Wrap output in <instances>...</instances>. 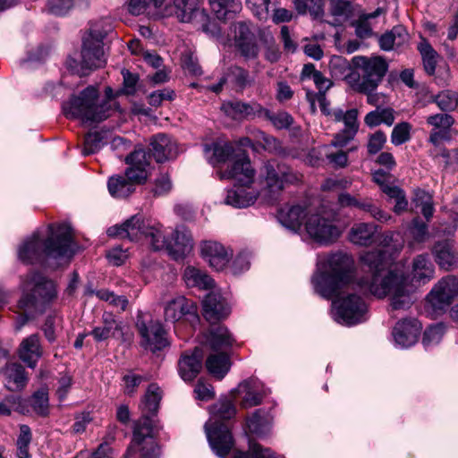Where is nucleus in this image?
Instances as JSON below:
<instances>
[{
	"mask_svg": "<svg viewBox=\"0 0 458 458\" xmlns=\"http://www.w3.org/2000/svg\"><path fill=\"white\" fill-rule=\"evenodd\" d=\"M386 251H366L361 255L362 269L369 275L359 280V286L364 293L378 298L389 295L393 310H406L412 303L413 284H408L403 271L395 268L386 270L393 259L386 257Z\"/></svg>",
	"mask_w": 458,
	"mask_h": 458,
	"instance_id": "f257e3e1",
	"label": "nucleus"
},
{
	"mask_svg": "<svg viewBox=\"0 0 458 458\" xmlns=\"http://www.w3.org/2000/svg\"><path fill=\"white\" fill-rule=\"evenodd\" d=\"M74 254L72 230L67 224L50 225L48 237L40 238L39 233H34L18 250V257L24 263L32 264L42 255L57 260V265L67 263Z\"/></svg>",
	"mask_w": 458,
	"mask_h": 458,
	"instance_id": "f03ea898",
	"label": "nucleus"
},
{
	"mask_svg": "<svg viewBox=\"0 0 458 458\" xmlns=\"http://www.w3.org/2000/svg\"><path fill=\"white\" fill-rule=\"evenodd\" d=\"M113 89H106V98H100L97 87L89 86L79 96H73L62 105L67 118L80 119L84 123H100L111 115Z\"/></svg>",
	"mask_w": 458,
	"mask_h": 458,
	"instance_id": "7ed1b4c3",
	"label": "nucleus"
},
{
	"mask_svg": "<svg viewBox=\"0 0 458 458\" xmlns=\"http://www.w3.org/2000/svg\"><path fill=\"white\" fill-rule=\"evenodd\" d=\"M353 260L344 253H333L318 265L311 277L314 291L326 299L337 294L352 277Z\"/></svg>",
	"mask_w": 458,
	"mask_h": 458,
	"instance_id": "20e7f679",
	"label": "nucleus"
},
{
	"mask_svg": "<svg viewBox=\"0 0 458 458\" xmlns=\"http://www.w3.org/2000/svg\"><path fill=\"white\" fill-rule=\"evenodd\" d=\"M162 392L158 386L151 384L140 404L141 417L135 422L132 444L127 451V455L135 446L140 447V452L144 458L155 457L157 454V445L152 439L153 420L159 408Z\"/></svg>",
	"mask_w": 458,
	"mask_h": 458,
	"instance_id": "39448f33",
	"label": "nucleus"
},
{
	"mask_svg": "<svg viewBox=\"0 0 458 458\" xmlns=\"http://www.w3.org/2000/svg\"><path fill=\"white\" fill-rule=\"evenodd\" d=\"M150 157L142 148L135 149L125 157L128 167L124 174H114L107 180L108 192L113 198L125 199L135 191L136 184L144 183L148 177Z\"/></svg>",
	"mask_w": 458,
	"mask_h": 458,
	"instance_id": "423d86ee",
	"label": "nucleus"
},
{
	"mask_svg": "<svg viewBox=\"0 0 458 458\" xmlns=\"http://www.w3.org/2000/svg\"><path fill=\"white\" fill-rule=\"evenodd\" d=\"M107 234L132 242L142 241L153 250H165L168 241L161 224L146 220L140 214L132 216L122 225L109 227Z\"/></svg>",
	"mask_w": 458,
	"mask_h": 458,
	"instance_id": "0eeeda50",
	"label": "nucleus"
},
{
	"mask_svg": "<svg viewBox=\"0 0 458 458\" xmlns=\"http://www.w3.org/2000/svg\"><path fill=\"white\" fill-rule=\"evenodd\" d=\"M236 413L233 401L220 399L210 407V420L205 424L209 445L221 458H225L233 446V436L228 426L222 421L232 419Z\"/></svg>",
	"mask_w": 458,
	"mask_h": 458,
	"instance_id": "6e6552de",
	"label": "nucleus"
},
{
	"mask_svg": "<svg viewBox=\"0 0 458 458\" xmlns=\"http://www.w3.org/2000/svg\"><path fill=\"white\" fill-rule=\"evenodd\" d=\"M22 295L19 309L44 312L58 295L56 284L39 273H30L21 280Z\"/></svg>",
	"mask_w": 458,
	"mask_h": 458,
	"instance_id": "1a4fd4ad",
	"label": "nucleus"
},
{
	"mask_svg": "<svg viewBox=\"0 0 458 458\" xmlns=\"http://www.w3.org/2000/svg\"><path fill=\"white\" fill-rule=\"evenodd\" d=\"M352 64L358 72L350 74L348 80L352 89L357 92L376 90L388 70L386 61L377 55L354 56Z\"/></svg>",
	"mask_w": 458,
	"mask_h": 458,
	"instance_id": "9d476101",
	"label": "nucleus"
},
{
	"mask_svg": "<svg viewBox=\"0 0 458 458\" xmlns=\"http://www.w3.org/2000/svg\"><path fill=\"white\" fill-rule=\"evenodd\" d=\"M326 93L316 94L313 99H310L311 106H314L315 101L318 103L321 112L329 116L335 122H344V128L339 132L335 133L330 146L335 148L345 147L352 141L359 130L358 123V111L357 109H350L344 112L340 108L331 110L329 108V101L326 98Z\"/></svg>",
	"mask_w": 458,
	"mask_h": 458,
	"instance_id": "9b49d317",
	"label": "nucleus"
},
{
	"mask_svg": "<svg viewBox=\"0 0 458 458\" xmlns=\"http://www.w3.org/2000/svg\"><path fill=\"white\" fill-rule=\"evenodd\" d=\"M107 31L104 30L101 21L90 24L89 30L82 38L81 66L82 73L103 67L106 59L103 49V39Z\"/></svg>",
	"mask_w": 458,
	"mask_h": 458,
	"instance_id": "f8f14e48",
	"label": "nucleus"
},
{
	"mask_svg": "<svg viewBox=\"0 0 458 458\" xmlns=\"http://www.w3.org/2000/svg\"><path fill=\"white\" fill-rule=\"evenodd\" d=\"M336 216L333 212L310 214L304 222L308 236L323 245L335 242L343 232L336 223Z\"/></svg>",
	"mask_w": 458,
	"mask_h": 458,
	"instance_id": "ddd939ff",
	"label": "nucleus"
},
{
	"mask_svg": "<svg viewBox=\"0 0 458 458\" xmlns=\"http://www.w3.org/2000/svg\"><path fill=\"white\" fill-rule=\"evenodd\" d=\"M332 316L341 325L354 326L367 320L368 306L360 296L348 293L333 301Z\"/></svg>",
	"mask_w": 458,
	"mask_h": 458,
	"instance_id": "4468645a",
	"label": "nucleus"
},
{
	"mask_svg": "<svg viewBox=\"0 0 458 458\" xmlns=\"http://www.w3.org/2000/svg\"><path fill=\"white\" fill-rule=\"evenodd\" d=\"M263 191L271 199L284 189L286 184H293L301 180L300 175L284 164L267 163L261 171Z\"/></svg>",
	"mask_w": 458,
	"mask_h": 458,
	"instance_id": "2eb2a0df",
	"label": "nucleus"
},
{
	"mask_svg": "<svg viewBox=\"0 0 458 458\" xmlns=\"http://www.w3.org/2000/svg\"><path fill=\"white\" fill-rule=\"evenodd\" d=\"M458 294V278L446 276L440 280L427 297L428 304L434 312H443Z\"/></svg>",
	"mask_w": 458,
	"mask_h": 458,
	"instance_id": "dca6fc26",
	"label": "nucleus"
},
{
	"mask_svg": "<svg viewBox=\"0 0 458 458\" xmlns=\"http://www.w3.org/2000/svg\"><path fill=\"white\" fill-rule=\"evenodd\" d=\"M136 327L142 338V345L152 352L159 351L167 345L165 331L159 321H146L142 315H138Z\"/></svg>",
	"mask_w": 458,
	"mask_h": 458,
	"instance_id": "f3484780",
	"label": "nucleus"
},
{
	"mask_svg": "<svg viewBox=\"0 0 458 458\" xmlns=\"http://www.w3.org/2000/svg\"><path fill=\"white\" fill-rule=\"evenodd\" d=\"M224 171H219L220 179H234L241 184L250 185L253 182L254 169L245 151L237 148L234 159Z\"/></svg>",
	"mask_w": 458,
	"mask_h": 458,
	"instance_id": "a211bd4d",
	"label": "nucleus"
},
{
	"mask_svg": "<svg viewBox=\"0 0 458 458\" xmlns=\"http://www.w3.org/2000/svg\"><path fill=\"white\" fill-rule=\"evenodd\" d=\"M156 9L163 6L165 0H150ZM199 13L202 14L197 8L195 0H173V4L165 5L163 16H176L182 22H190Z\"/></svg>",
	"mask_w": 458,
	"mask_h": 458,
	"instance_id": "6ab92c4d",
	"label": "nucleus"
},
{
	"mask_svg": "<svg viewBox=\"0 0 458 458\" xmlns=\"http://www.w3.org/2000/svg\"><path fill=\"white\" fill-rule=\"evenodd\" d=\"M202 258L214 269L223 270L233 257V250L214 241H205L200 245Z\"/></svg>",
	"mask_w": 458,
	"mask_h": 458,
	"instance_id": "aec40b11",
	"label": "nucleus"
},
{
	"mask_svg": "<svg viewBox=\"0 0 458 458\" xmlns=\"http://www.w3.org/2000/svg\"><path fill=\"white\" fill-rule=\"evenodd\" d=\"M203 316L209 323L226 318L231 313L227 301L216 292L208 293L202 301Z\"/></svg>",
	"mask_w": 458,
	"mask_h": 458,
	"instance_id": "412c9836",
	"label": "nucleus"
},
{
	"mask_svg": "<svg viewBox=\"0 0 458 458\" xmlns=\"http://www.w3.org/2000/svg\"><path fill=\"white\" fill-rule=\"evenodd\" d=\"M229 80L240 91H242L245 88L251 86L254 82V79L250 77V72L247 70L240 66H232L219 79L217 83L207 85L204 88L207 90L218 94L223 90L224 86Z\"/></svg>",
	"mask_w": 458,
	"mask_h": 458,
	"instance_id": "4be33fe9",
	"label": "nucleus"
},
{
	"mask_svg": "<svg viewBox=\"0 0 458 458\" xmlns=\"http://www.w3.org/2000/svg\"><path fill=\"white\" fill-rule=\"evenodd\" d=\"M193 249V239L189 230L184 226H178L167 241L165 250L175 260L184 259Z\"/></svg>",
	"mask_w": 458,
	"mask_h": 458,
	"instance_id": "5701e85b",
	"label": "nucleus"
},
{
	"mask_svg": "<svg viewBox=\"0 0 458 458\" xmlns=\"http://www.w3.org/2000/svg\"><path fill=\"white\" fill-rule=\"evenodd\" d=\"M427 123L432 127L428 142L437 148L444 140H450V129L454 123V119L447 114H436L427 117Z\"/></svg>",
	"mask_w": 458,
	"mask_h": 458,
	"instance_id": "b1692460",
	"label": "nucleus"
},
{
	"mask_svg": "<svg viewBox=\"0 0 458 458\" xmlns=\"http://www.w3.org/2000/svg\"><path fill=\"white\" fill-rule=\"evenodd\" d=\"M222 111L228 117L237 120H249L259 117L263 106L258 102H243L240 100L228 101L222 105Z\"/></svg>",
	"mask_w": 458,
	"mask_h": 458,
	"instance_id": "393cba45",
	"label": "nucleus"
},
{
	"mask_svg": "<svg viewBox=\"0 0 458 458\" xmlns=\"http://www.w3.org/2000/svg\"><path fill=\"white\" fill-rule=\"evenodd\" d=\"M421 330V325L417 319H404L398 322L393 330V337L397 346L408 348L413 345Z\"/></svg>",
	"mask_w": 458,
	"mask_h": 458,
	"instance_id": "a878e982",
	"label": "nucleus"
},
{
	"mask_svg": "<svg viewBox=\"0 0 458 458\" xmlns=\"http://www.w3.org/2000/svg\"><path fill=\"white\" fill-rule=\"evenodd\" d=\"M185 315L197 317V306L182 295H177L166 302L164 308L165 321L175 323Z\"/></svg>",
	"mask_w": 458,
	"mask_h": 458,
	"instance_id": "bb28decb",
	"label": "nucleus"
},
{
	"mask_svg": "<svg viewBox=\"0 0 458 458\" xmlns=\"http://www.w3.org/2000/svg\"><path fill=\"white\" fill-rule=\"evenodd\" d=\"M231 394L233 398H236V395L242 396L240 405L244 409L260 404L264 397L259 388L258 382L253 379L241 382L235 389L232 390Z\"/></svg>",
	"mask_w": 458,
	"mask_h": 458,
	"instance_id": "cd10ccee",
	"label": "nucleus"
},
{
	"mask_svg": "<svg viewBox=\"0 0 458 458\" xmlns=\"http://www.w3.org/2000/svg\"><path fill=\"white\" fill-rule=\"evenodd\" d=\"M308 210L301 205L287 206L281 208L278 212V220L285 228L293 232H298L303 221L309 216Z\"/></svg>",
	"mask_w": 458,
	"mask_h": 458,
	"instance_id": "c85d7f7f",
	"label": "nucleus"
},
{
	"mask_svg": "<svg viewBox=\"0 0 458 458\" xmlns=\"http://www.w3.org/2000/svg\"><path fill=\"white\" fill-rule=\"evenodd\" d=\"M123 327L111 314H104L103 324L94 327L89 333L97 342H103L110 337L123 340Z\"/></svg>",
	"mask_w": 458,
	"mask_h": 458,
	"instance_id": "c756f323",
	"label": "nucleus"
},
{
	"mask_svg": "<svg viewBox=\"0 0 458 458\" xmlns=\"http://www.w3.org/2000/svg\"><path fill=\"white\" fill-rule=\"evenodd\" d=\"M437 263L445 270L458 267V252L449 240L438 242L433 248Z\"/></svg>",
	"mask_w": 458,
	"mask_h": 458,
	"instance_id": "7c9ffc66",
	"label": "nucleus"
},
{
	"mask_svg": "<svg viewBox=\"0 0 458 458\" xmlns=\"http://www.w3.org/2000/svg\"><path fill=\"white\" fill-rule=\"evenodd\" d=\"M258 198V192L249 185L242 184L227 191L225 203L237 208L252 205Z\"/></svg>",
	"mask_w": 458,
	"mask_h": 458,
	"instance_id": "2f4dec72",
	"label": "nucleus"
},
{
	"mask_svg": "<svg viewBox=\"0 0 458 458\" xmlns=\"http://www.w3.org/2000/svg\"><path fill=\"white\" fill-rule=\"evenodd\" d=\"M202 369V354L199 349L189 354H183L178 362L180 377L184 381H192Z\"/></svg>",
	"mask_w": 458,
	"mask_h": 458,
	"instance_id": "473e14b6",
	"label": "nucleus"
},
{
	"mask_svg": "<svg viewBox=\"0 0 458 458\" xmlns=\"http://www.w3.org/2000/svg\"><path fill=\"white\" fill-rule=\"evenodd\" d=\"M434 265L428 254L416 256L412 260L411 276L415 284L421 285L434 277Z\"/></svg>",
	"mask_w": 458,
	"mask_h": 458,
	"instance_id": "72a5a7b5",
	"label": "nucleus"
},
{
	"mask_svg": "<svg viewBox=\"0 0 458 458\" xmlns=\"http://www.w3.org/2000/svg\"><path fill=\"white\" fill-rule=\"evenodd\" d=\"M19 356L30 368H35L42 356V349L38 335H31L20 344Z\"/></svg>",
	"mask_w": 458,
	"mask_h": 458,
	"instance_id": "f704fd0d",
	"label": "nucleus"
},
{
	"mask_svg": "<svg viewBox=\"0 0 458 458\" xmlns=\"http://www.w3.org/2000/svg\"><path fill=\"white\" fill-rule=\"evenodd\" d=\"M152 154L157 162L162 163L176 156V146L165 134L154 136L150 142Z\"/></svg>",
	"mask_w": 458,
	"mask_h": 458,
	"instance_id": "c9c22d12",
	"label": "nucleus"
},
{
	"mask_svg": "<svg viewBox=\"0 0 458 458\" xmlns=\"http://www.w3.org/2000/svg\"><path fill=\"white\" fill-rule=\"evenodd\" d=\"M204 337L206 344L213 350L229 348L234 341L228 329L222 325L211 326Z\"/></svg>",
	"mask_w": 458,
	"mask_h": 458,
	"instance_id": "e433bc0d",
	"label": "nucleus"
},
{
	"mask_svg": "<svg viewBox=\"0 0 458 458\" xmlns=\"http://www.w3.org/2000/svg\"><path fill=\"white\" fill-rule=\"evenodd\" d=\"M377 226L372 223L354 224L349 232V240L360 246H369L375 242Z\"/></svg>",
	"mask_w": 458,
	"mask_h": 458,
	"instance_id": "4c0bfd02",
	"label": "nucleus"
},
{
	"mask_svg": "<svg viewBox=\"0 0 458 458\" xmlns=\"http://www.w3.org/2000/svg\"><path fill=\"white\" fill-rule=\"evenodd\" d=\"M211 151L212 156L208 157V162L213 165L228 161L232 162L234 159V155L237 153V149L230 142L206 144L204 146V152L208 154Z\"/></svg>",
	"mask_w": 458,
	"mask_h": 458,
	"instance_id": "58836bf2",
	"label": "nucleus"
},
{
	"mask_svg": "<svg viewBox=\"0 0 458 458\" xmlns=\"http://www.w3.org/2000/svg\"><path fill=\"white\" fill-rule=\"evenodd\" d=\"M4 377L5 387L13 392L21 390L28 381L24 368L18 363L8 364L4 370Z\"/></svg>",
	"mask_w": 458,
	"mask_h": 458,
	"instance_id": "ea45409f",
	"label": "nucleus"
},
{
	"mask_svg": "<svg viewBox=\"0 0 458 458\" xmlns=\"http://www.w3.org/2000/svg\"><path fill=\"white\" fill-rule=\"evenodd\" d=\"M409 41V34L404 27L395 26L390 31L383 34L379 38V45L381 49L389 51L394 48H398Z\"/></svg>",
	"mask_w": 458,
	"mask_h": 458,
	"instance_id": "a19ab883",
	"label": "nucleus"
},
{
	"mask_svg": "<svg viewBox=\"0 0 458 458\" xmlns=\"http://www.w3.org/2000/svg\"><path fill=\"white\" fill-rule=\"evenodd\" d=\"M183 279L188 287L209 289L214 285V280L208 275L194 267L185 268Z\"/></svg>",
	"mask_w": 458,
	"mask_h": 458,
	"instance_id": "79ce46f5",
	"label": "nucleus"
},
{
	"mask_svg": "<svg viewBox=\"0 0 458 458\" xmlns=\"http://www.w3.org/2000/svg\"><path fill=\"white\" fill-rule=\"evenodd\" d=\"M329 12L331 20L327 22L337 27L343 25L351 17L352 6L350 2L345 0H331Z\"/></svg>",
	"mask_w": 458,
	"mask_h": 458,
	"instance_id": "37998d69",
	"label": "nucleus"
},
{
	"mask_svg": "<svg viewBox=\"0 0 458 458\" xmlns=\"http://www.w3.org/2000/svg\"><path fill=\"white\" fill-rule=\"evenodd\" d=\"M231 367L229 357L225 353L212 354L206 360V368L209 374L217 379H222Z\"/></svg>",
	"mask_w": 458,
	"mask_h": 458,
	"instance_id": "c03bdc74",
	"label": "nucleus"
},
{
	"mask_svg": "<svg viewBox=\"0 0 458 458\" xmlns=\"http://www.w3.org/2000/svg\"><path fill=\"white\" fill-rule=\"evenodd\" d=\"M209 4L219 20L231 19L242 9V4L237 0H209Z\"/></svg>",
	"mask_w": 458,
	"mask_h": 458,
	"instance_id": "a18cd8bd",
	"label": "nucleus"
},
{
	"mask_svg": "<svg viewBox=\"0 0 458 458\" xmlns=\"http://www.w3.org/2000/svg\"><path fill=\"white\" fill-rule=\"evenodd\" d=\"M364 122L369 127H375L381 123L391 126L394 122V111L391 107L376 108L366 114Z\"/></svg>",
	"mask_w": 458,
	"mask_h": 458,
	"instance_id": "49530a36",
	"label": "nucleus"
},
{
	"mask_svg": "<svg viewBox=\"0 0 458 458\" xmlns=\"http://www.w3.org/2000/svg\"><path fill=\"white\" fill-rule=\"evenodd\" d=\"M418 50L421 55L423 66L428 75H433L437 63V53L433 49L428 40L422 38L418 45Z\"/></svg>",
	"mask_w": 458,
	"mask_h": 458,
	"instance_id": "de8ad7c7",
	"label": "nucleus"
},
{
	"mask_svg": "<svg viewBox=\"0 0 458 458\" xmlns=\"http://www.w3.org/2000/svg\"><path fill=\"white\" fill-rule=\"evenodd\" d=\"M259 117L268 120L277 130L288 129L293 123V116L285 111L272 113L263 107V112H260Z\"/></svg>",
	"mask_w": 458,
	"mask_h": 458,
	"instance_id": "09e8293b",
	"label": "nucleus"
},
{
	"mask_svg": "<svg viewBox=\"0 0 458 458\" xmlns=\"http://www.w3.org/2000/svg\"><path fill=\"white\" fill-rule=\"evenodd\" d=\"M105 131L89 132L85 136L82 155L89 156L95 154L106 144Z\"/></svg>",
	"mask_w": 458,
	"mask_h": 458,
	"instance_id": "8fccbe9b",
	"label": "nucleus"
},
{
	"mask_svg": "<svg viewBox=\"0 0 458 458\" xmlns=\"http://www.w3.org/2000/svg\"><path fill=\"white\" fill-rule=\"evenodd\" d=\"M294 5L299 13H310L315 19L324 14L323 0H294Z\"/></svg>",
	"mask_w": 458,
	"mask_h": 458,
	"instance_id": "3c124183",
	"label": "nucleus"
},
{
	"mask_svg": "<svg viewBox=\"0 0 458 458\" xmlns=\"http://www.w3.org/2000/svg\"><path fill=\"white\" fill-rule=\"evenodd\" d=\"M269 423L267 414L262 410L255 411L247 420V428L250 432L262 435Z\"/></svg>",
	"mask_w": 458,
	"mask_h": 458,
	"instance_id": "603ef678",
	"label": "nucleus"
},
{
	"mask_svg": "<svg viewBox=\"0 0 458 458\" xmlns=\"http://www.w3.org/2000/svg\"><path fill=\"white\" fill-rule=\"evenodd\" d=\"M246 3L259 20L266 21L269 16V8L275 7L278 0H246Z\"/></svg>",
	"mask_w": 458,
	"mask_h": 458,
	"instance_id": "864d4df0",
	"label": "nucleus"
},
{
	"mask_svg": "<svg viewBox=\"0 0 458 458\" xmlns=\"http://www.w3.org/2000/svg\"><path fill=\"white\" fill-rule=\"evenodd\" d=\"M431 156L434 158L441 157L444 158L445 169H451L455 171L458 169V148L453 149H447L445 148H435L431 152Z\"/></svg>",
	"mask_w": 458,
	"mask_h": 458,
	"instance_id": "5fc2aeb1",
	"label": "nucleus"
},
{
	"mask_svg": "<svg viewBox=\"0 0 458 458\" xmlns=\"http://www.w3.org/2000/svg\"><path fill=\"white\" fill-rule=\"evenodd\" d=\"M88 294H96L100 300L109 302L115 308L120 309L122 311L125 310L128 305V299L123 295H115L113 292L108 290H89Z\"/></svg>",
	"mask_w": 458,
	"mask_h": 458,
	"instance_id": "6e6d98bb",
	"label": "nucleus"
},
{
	"mask_svg": "<svg viewBox=\"0 0 458 458\" xmlns=\"http://www.w3.org/2000/svg\"><path fill=\"white\" fill-rule=\"evenodd\" d=\"M359 209L369 213L373 218L381 222H388L392 216L377 206L371 199H360Z\"/></svg>",
	"mask_w": 458,
	"mask_h": 458,
	"instance_id": "4d7b16f0",
	"label": "nucleus"
},
{
	"mask_svg": "<svg viewBox=\"0 0 458 458\" xmlns=\"http://www.w3.org/2000/svg\"><path fill=\"white\" fill-rule=\"evenodd\" d=\"M434 102L443 111H453L458 106V94L452 90H443L435 97Z\"/></svg>",
	"mask_w": 458,
	"mask_h": 458,
	"instance_id": "13d9d810",
	"label": "nucleus"
},
{
	"mask_svg": "<svg viewBox=\"0 0 458 458\" xmlns=\"http://www.w3.org/2000/svg\"><path fill=\"white\" fill-rule=\"evenodd\" d=\"M31 441V431L28 425L20 426V434L17 439V455L19 458H30L29 445Z\"/></svg>",
	"mask_w": 458,
	"mask_h": 458,
	"instance_id": "bf43d9fd",
	"label": "nucleus"
},
{
	"mask_svg": "<svg viewBox=\"0 0 458 458\" xmlns=\"http://www.w3.org/2000/svg\"><path fill=\"white\" fill-rule=\"evenodd\" d=\"M233 458H276L275 454L268 448H263L257 443H250L246 453L236 451Z\"/></svg>",
	"mask_w": 458,
	"mask_h": 458,
	"instance_id": "052dcab7",
	"label": "nucleus"
},
{
	"mask_svg": "<svg viewBox=\"0 0 458 458\" xmlns=\"http://www.w3.org/2000/svg\"><path fill=\"white\" fill-rule=\"evenodd\" d=\"M411 125L407 122L397 123L391 134V142L395 146H400L411 139Z\"/></svg>",
	"mask_w": 458,
	"mask_h": 458,
	"instance_id": "680f3d73",
	"label": "nucleus"
},
{
	"mask_svg": "<svg viewBox=\"0 0 458 458\" xmlns=\"http://www.w3.org/2000/svg\"><path fill=\"white\" fill-rule=\"evenodd\" d=\"M414 200L417 206L421 207V213L425 218L428 220L433 216L434 212L431 196L423 190H417L415 191Z\"/></svg>",
	"mask_w": 458,
	"mask_h": 458,
	"instance_id": "e2e57ef3",
	"label": "nucleus"
},
{
	"mask_svg": "<svg viewBox=\"0 0 458 458\" xmlns=\"http://www.w3.org/2000/svg\"><path fill=\"white\" fill-rule=\"evenodd\" d=\"M444 327L441 324L429 327L425 332L422 344L426 348L437 344L444 335Z\"/></svg>",
	"mask_w": 458,
	"mask_h": 458,
	"instance_id": "0e129e2a",
	"label": "nucleus"
},
{
	"mask_svg": "<svg viewBox=\"0 0 458 458\" xmlns=\"http://www.w3.org/2000/svg\"><path fill=\"white\" fill-rule=\"evenodd\" d=\"M235 45L242 55L247 59H254L259 55V49L256 43L255 37L250 39L237 41Z\"/></svg>",
	"mask_w": 458,
	"mask_h": 458,
	"instance_id": "69168bd1",
	"label": "nucleus"
},
{
	"mask_svg": "<svg viewBox=\"0 0 458 458\" xmlns=\"http://www.w3.org/2000/svg\"><path fill=\"white\" fill-rule=\"evenodd\" d=\"M75 0H48V11L57 16L65 15L74 5Z\"/></svg>",
	"mask_w": 458,
	"mask_h": 458,
	"instance_id": "338daca9",
	"label": "nucleus"
},
{
	"mask_svg": "<svg viewBox=\"0 0 458 458\" xmlns=\"http://www.w3.org/2000/svg\"><path fill=\"white\" fill-rule=\"evenodd\" d=\"M33 410L39 415L46 416L48 412V396L44 390L38 391L32 397Z\"/></svg>",
	"mask_w": 458,
	"mask_h": 458,
	"instance_id": "774afa93",
	"label": "nucleus"
}]
</instances>
